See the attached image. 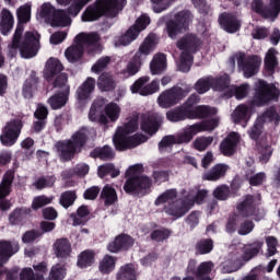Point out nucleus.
Returning <instances> with one entry per match:
<instances>
[{
    "instance_id": "obj_16",
    "label": "nucleus",
    "mask_w": 280,
    "mask_h": 280,
    "mask_svg": "<svg viewBox=\"0 0 280 280\" xmlns=\"http://www.w3.org/2000/svg\"><path fill=\"white\" fill-rule=\"evenodd\" d=\"M163 124V117L156 113L144 114L141 116L140 129L150 137L156 135L161 125Z\"/></svg>"
},
{
    "instance_id": "obj_8",
    "label": "nucleus",
    "mask_w": 280,
    "mask_h": 280,
    "mask_svg": "<svg viewBox=\"0 0 280 280\" xmlns=\"http://www.w3.org/2000/svg\"><path fill=\"white\" fill-rule=\"evenodd\" d=\"M191 93V86L186 85L185 88H180L175 85L160 94L158 97V104L161 108H172V106H176L179 104Z\"/></svg>"
},
{
    "instance_id": "obj_23",
    "label": "nucleus",
    "mask_w": 280,
    "mask_h": 280,
    "mask_svg": "<svg viewBox=\"0 0 280 280\" xmlns=\"http://www.w3.org/2000/svg\"><path fill=\"white\" fill-rule=\"evenodd\" d=\"M20 248L19 242L0 241V266L8 264L10 257L16 255Z\"/></svg>"
},
{
    "instance_id": "obj_34",
    "label": "nucleus",
    "mask_w": 280,
    "mask_h": 280,
    "mask_svg": "<svg viewBox=\"0 0 280 280\" xmlns=\"http://www.w3.org/2000/svg\"><path fill=\"white\" fill-rule=\"evenodd\" d=\"M91 159H100V161H113L115 159V151L110 145L96 147L90 152Z\"/></svg>"
},
{
    "instance_id": "obj_41",
    "label": "nucleus",
    "mask_w": 280,
    "mask_h": 280,
    "mask_svg": "<svg viewBox=\"0 0 280 280\" xmlns=\"http://www.w3.org/2000/svg\"><path fill=\"white\" fill-rule=\"evenodd\" d=\"M71 23V18L67 14L65 10H56L52 13V18L50 19L51 27H67Z\"/></svg>"
},
{
    "instance_id": "obj_60",
    "label": "nucleus",
    "mask_w": 280,
    "mask_h": 280,
    "mask_svg": "<svg viewBox=\"0 0 280 280\" xmlns=\"http://www.w3.org/2000/svg\"><path fill=\"white\" fill-rule=\"evenodd\" d=\"M89 165L88 164H77L72 171H66L63 173L67 178H73V176H80L81 178L89 174Z\"/></svg>"
},
{
    "instance_id": "obj_46",
    "label": "nucleus",
    "mask_w": 280,
    "mask_h": 280,
    "mask_svg": "<svg viewBox=\"0 0 280 280\" xmlns=\"http://www.w3.org/2000/svg\"><path fill=\"white\" fill-rule=\"evenodd\" d=\"M12 27H14V16L12 15V12L7 10L3 12L0 21V32L3 36H8L12 31Z\"/></svg>"
},
{
    "instance_id": "obj_30",
    "label": "nucleus",
    "mask_w": 280,
    "mask_h": 280,
    "mask_svg": "<svg viewBox=\"0 0 280 280\" xmlns=\"http://www.w3.org/2000/svg\"><path fill=\"white\" fill-rule=\"evenodd\" d=\"M261 248H264L262 241H254L253 243H248L243 247V261H250V259H255L259 253H261Z\"/></svg>"
},
{
    "instance_id": "obj_63",
    "label": "nucleus",
    "mask_w": 280,
    "mask_h": 280,
    "mask_svg": "<svg viewBox=\"0 0 280 280\" xmlns=\"http://www.w3.org/2000/svg\"><path fill=\"white\" fill-rule=\"evenodd\" d=\"M119 113H121V108L117 103H109L105 106V115L110 121H117Z\"/></svg>"
},
{
    "instance_id": "obj_45",
    "label": "nucleus",
    "mask_w": 280,
    "mask_h": 280,
    "mask_svg": "<svg viewBox=\"0 0 280 280\" xmlns=\"http://www.w3.org/2000/svg\"><path fill=\"white\" fill-rule=\"evenodd\" d=\"M117 280H137V269L135 265L127 264L121 266L116 275Z\"/></svg>"
},
{
    "instance_id": "obj_50",
    "label": "nucleus",
    "mask_w": 280,
    "mask_h": 280,
    "mask_svg": "<svg viewBox=\"0 0 280 280\" xmlns=\"http://www.w3.org/2000/svg\"><path fill=\"white\" fill-rule=\"evenodd\" d=\"M257 120L262 122V125H265L266 121H273L275 126H279L280 115L275 107H269L257 118Z\"/></svg>"
},
{
    "instance_id": "obj_17",
    "label": "nucleus",
    "mask_w": 280,
    "mask_h": 280,
    "mask_svg": "<svg viewBox=\"0 0 280 280\" xmlns=\"http://www.w3.org/2000/svg\"><path fill=\"white\" fill-rule=\"evenodd\" d=\"M236 210L242 218H254L256 222H259V208L255 203V195H245L243 201L236 205Z\"/></svg>"
},
{
    "instance_id": "obj_44",
    "label": "nucleus",
    "mask_w": 280,
    "mask_h": 280,
    "mask_svg": "<svg viewBox=\"0 0 280 280\" xmlns=\"http://www.w3.org/2000/svg\"><path fill=\"white\" fill-rule=\"evenodd\" d=\"M32 210L27 209V208H15L10 214H9V222L10 224H12L13 226H18L19 224H21V222H23V220H25V218H27V215H30Z\"/></svg>"
},
{
    "instance_id": "obj_49",
    "label": "nucleus",
    "mask_w": 280,
    "mask_h": 280,
    "mask_svg": "<svg viewBox=\"0 0 280 280\" xmlns=\"http://www.w3.org/2000/svg\"><path fill=\"white\" fill-rule=\"evenodd\" d=\"M142 65L143 58H140L139 54H135V56L127 63L125 73H127L129 77L137 75V72L141 71Z\"/></svg>"
},
{
    "instance_id": "obj_58",
    "label": "nucleus",
    "mask_w": 280,
    "mask_h": 280,
    "mask_svg": "<svg viewBox=\"0 0 280 280\" xmlns=\"http://www.w3.org/2000/svg\"><path fill=\"white\" fill-rule=\"evenodd\" d=\"M154 48V39L152 37H147L144 42L140 45L139 50L136 54H139V58H145V56H150L152 54V49Z\"/></svg>"
},
{
    "instance_id": "obj_9",
    "label": "nucleus",
    "mask_w": 280,
    "mask_h": 280,
    "mask_svg": "<svg viewBox=\"0 0 280 280\" xmlns=\"http://www.w3.org/2000/svg\"><path fill=\"white\" fill-rule=\"evenodd\" d=\"M247 135L252 141L256 142V150L260 154L261 163H268L272 156V147L264 142H259V137L264 135V124L256 119L254 125L247 130Z\"/></svg>"
},
{
    "instance_id": "obj_39",
    "label": "nucleus",
    "mask_w": 280,
    "mask_h": 280,
    "mask_svg": "<svg viewBox=\"0 0 280 280\" xmlns=\"http://www.w3.org/2000/svg\"><path fill=\"white\" fill-rule=\"evenodd\" d=\"M69 102V91L58 92L48 98V104L52 110H60L65 108Z\"/></svg>"
},
{
    "instance_id": "obj_40",
    "label": "nucleus",
    "mask_w": 280,
    "mask_h": 280,
    "mask_svg": "<svg viewBox=\"0 0 280 280\" xmlns=\"http://www.w3.org/2000/svg\"><path fill=\"white\" fill-rule=\"evenodd\" d=\"M215 248L213 238H200L195 244V255H210Z\"/></svg>"
},
{
    "instance_id": "obj_54",
    "label": "nucleus",
    "mask_w": 280,
    "mask_h": 280,
    "mask_svg": "<svg viewBox=\"0 0 280 280\" xmlns=\"http://www.w3.org/2000/svg\"><path fill=\"white\" fill-rule=\"evenodd\" d=\"M211 85L214 91H225V89H229V86H231V78L229 77V74L217 77L214 79H211Z\"/></svg>"
},
{
    "instance_id": "obj_57",
    "label": "nucleus",
    "mask_w": 280,
    "mask_h": 280,
    "mask_svg": "<svg viewBox=\"0 0 280 280\" xmlns=\"http://www.w3.org/2000/svg\"><path fill=\"white\" fill-rule=\"evenodd\" d=\"M54 185H56V176L54 175L42 176L34 183V187L39 190L51 188Z\"/></svg>"
},
{
    "instance_id": "obj_53",
    "label": "nucleus",
    "mask_w": 280,
    "mask_h": 280,
    "mask_svg": "<svg viewBox=\"0 0 280 280\" xmlns=\"http://www.w3.org/2000/svg\"><path fill=\"white\" fill-rule=\"evenodd\" d=\"M137 38H139L137 33L129 27L125 34L118 37V39L115 42V45L116 47H128V45L133 43V40H137Z\"/></svg>"
},
{
    "instance_id": "obj_18",
    "label": "nucleus",
    "mask_w": 280,
    "mask_h": 280,
    "mask_svg": "<svg viewBox=\"0 0 280 280\" xmlns=\"http://www.w3.org/2000/svg\"><path fill=\"white\" fill-rule=\"evenodd\" d=\"M219 25L228 32V34H235L242 30V21L233 13H221L219 16Z\"/></svg>"
},
{
    "instance_id": "obj_25",
    "label": "nucleus",
    "mask_w": 280,
    "mask_h": 280,
    "mask_svg": "<svg viewBox=\"0 0 280 280\" xmlns=\"http://www.w3.org/2000/svg\"><path fill=\"white\" fill-rule=\"evenodd\" d=\"M252 116L253 106L244 104L238 105L232 114L234 124H243V126H246L250 121Z\"/></svg>"
},
{
    "instance_id": "obj_62",
    "label": "nucleus",
    "mask_w": 280,
    "mask_h": 280,
    "mask_svg": "<svg viewBox=\"0 0 280 280\" xmlns=\"http://www.w3.org/2000/svg\"><path fill=\"white\" fill-rule=\"evenodd\" d=\"M213 271V264L211 261H203L197 267L196 278L205 279Z\"/></svg>"
},
{
    "instance_id": "obj_56",
    "label": "nucleus",
    "mask_w": 280,
    "mask_h": 280,
    "mask_svg": "<svg viewBox=\"0 0 280 280\" xmlns=\"http://www.w3.org/2000/svg\"><path fill=\"white\" fill-rule=\"evenodd\" d=\"M18 23H30L32 19V4L26 3L18 9Z\"/></svg>"
},
{
    "instance_id": "obj_43",
    "label": "nucleus",
    "mask_w": 280,
    "mask_h": 280,
    "mask_svg": "<svg viewBox=\"0 0 280 280\" xmlns=\"http://www.w3.org/2000/svg\"><path fill=\"white\" fill-rule=\"evenodd\" d=\"M95 264V252L85 249L78 255L77 266L79 268H90Z\"/></svg>"
},
{
    "instance_id": "obj_14",
    "label": "nucleus",
    "mask_w": 280,
    "mask_h": 280,
    "mask_svg": "<svg viewBox=\"0 0 280 280\" xmlns=\"http://www.w3.org/2000/svg\"><path fill=\"white\" fill-rule=\"evenodd\" d=\"M202 45V39L198 37L196 33H186L176 42V47L182 51V54H198L200 51V46Z\"/></svg>"
},
{
    "instance_id": "obj_42",
    "label": "nucleus",
    "mask_w": 280,
    "mask_h": 280,
    "mask_svg": "<svg viewBox=\"0 0 280 280\" xmlns=\"http://www.w3.org/2000/svg\"><path fill=\"white\" fill-rule=\"evenodd\" d=\"M97 89L102 91V93H108L117 88V83L113 75L108 73H102L97 79Z\"/></svg>"
},
{
    "instance_id": "obj_19",
    "label": "nucleus",
    "mask_w": 280,
    "mask_h": 280,
    "mask_svg": "<svg viewBox=\"0 0 280 280\" xmlns=\"http://www.w3.org/2000/svg\"><path fill=\"white\" fill-rule=\"evenodd\" d=\"M135 246V238L128 234H119L108 244L109 253H121V250H130Z\"/></svg>"
},
{
    "instance_id": "obj_20",
    "label": "nucleus",
    "mask_w": 280,
    "mask_h": 280,
    "mask_svg": "<svg viewBox=\"0 0 280 280\" xmlns=\"http://www.w3.org/2000/svg\"><path fill=\"white\" fill-rule=\"evenodd\" d=\"M75 43L82 45L83 49H90V51H97L100 49V34L97 33H80L74 38Z\"/></svg>"
},
{
    "instance_id": "obj_55",
    "label": "nucleus",
    "mask_w": 280,
    "mask_h": 280,
    "mask_svg": "<svg viewBox=\"0 0 280 280\" xmlns=\"http://www.w3.org/2000/svg\"><path fill=\"white\" fill-rule=\"evenodd\" d=\"M14 170H8L1 180L0 191L9 194L12 188V183H14Z\"/></svg>"
},
{
    "instance_id": "obj_7",
    "label": "nucleus",
    "mask_w": 280,
    "mask_h": 280,
    "mask_svg": "<svg viewBox=\"0 0 280 280\" xmlns=\"http://www.w3.org/2000/svg\"><path fill=\"white\" fill-rule=\"evenodd\" d=\"M218 128V119L212 118L210 120H203L188 126L184 132L175 136V141L177 144L189 143L196 135L200 132H211Z\"/></svg>"
},
{
    "instance_id": "obj_11",
    "label": "nucleus",
    "mask_w": 280,
    "mask_h": 280,
    "mask_svg": "<svg viewBox=\"0 0 280 280\" xmlns=\"http://www.w3.org/2000/svg\"><path fill=\"white\" fill-rule=\"evenodd\" d=\"M237 66L243 71L244 78H253L259 73V67H261V57L257 55H249L240 52L236 55Z\"/></svg>"
},
{
    "instance_id": "obj_38",
    "label": "nucleus",
    "mask_w": 280,
    "mask_h": 280,
    "mask_svg": "<svg viewBox=\"0 0 280 280\" xmlns=\"http://www.w3.org/2000/svg\"><path fill=\"white\" fill-rule=\"evenodd\" d=\"M217 114L218 109H215V107L198 105L192 109V112H190V119H205L207 117H213V115Z\"/></svg>"
},
{
    "instance_id": "obj_32",
    "label": "nucleus",
    "mask_w": 280,
    "mask_h": 280,
    "mask_svg": "<svg viewBox=\"0 0 280 280\" xmlns=\"http://www.w3.org/2000/svg\"><path fill=\"white\" fill-rule=\"evenodd\" d=\"M65 56L68 62L75 65V62H80V60L84 58V46H82L80 43L71 45L66 49Z\"/></svg>"
},
{
    "instance_id": "obj_22",
    "label": "nucleus",
    "mask_w": 280,
    "mask_h": 280,
    "mask_svg": "<svg viewBox=\"0 0 280 280\" xmlns=\"http://www.w3.org/2000/svg\"><path fill=\"white\" fill-rule=\"evenodd\" d=\"M240 135L237 132L229 133L220 143V152L223 156H233L237 152Z\"/></svg>"
},
{
    "instance_id": "obj_28",
    "label": "nucleus",
    "mask_w": 280,
    "mask_h": 280,
    "mask_svg": "<svg viewBox=\"0 0 280 280\" xmlns=\"http://www.w3.org/2000/svg\"><path fill=\"white\" fill-rule=\"evenodd\" d=\"M166 119L172 124H178V121H186V119H191L190 112L179 105L168 112H166Z\"/></svg>"
},
{
    "instance_id": "obj_10",
    "label": "nucleus",
    "mask_w": 280,
    "mask_h": 280,
    "mask_svg": "<svg viewBox=\"0 0 280 280\" xmlns=\"http://www.w3.org/2000/svg\"><path fill=\"white\" fill-rule=\"evenodd\" d=\"M23 130V120L15 118L7 122L2 128V133L0 135V143L7 148H12L21 137V131Z\"/></svg>"
},
{
    "instance_id": "obj_47",
    "label": "nucleus",
    "mask_w": 280,
    "mask_h": 280,
    "mask_svg": "<svg viewBox=\"0 0 280 280\" xmlns=\"http://www.w3.org/2000/svg\"><path fill=\"white\" fill-rule=\"evenodd\" d=\"M117 258L110 255H105L100 261L98 270L102 275H110L115 270Z\"/></svg>"
},
{
    "instance_id": "obj_51",
    "label": "nucleus",
    "mask_w": 280,
    "mask_h": 280,
    "mask_svg": "<svg viewBox=\"0 0 280 280\" xmlns=\"http://www.w3.org/2000/svg\"><path fill=\"white\" fill-rule=\"evenodd\" d=\"M90 121H96L97 124H102V126H106L108 124V117L102 113V108L96 107L93 104L89 112Z\"/></svg>"
},
{
    "instance_id": "obj_3",
    "label": "nucleus",
    "mask_w": 280,
    "mask_h": 280,
    "mask_svg": "<svg viewBox=\"0 0 280 280\" xmlns=\"http://www.w3.org/2000/svg\"><path fill=\"white\" fill-rule=\"evenodd\" d=\"M143 174V164H135L128 167L125 173L126 182L124 191L129 196H145L152 187V178Z\"/></svg>"
},
{
    "instance_id": "obj_33",
    "label": "nucleus",
    "mask_w": 280,
    "mask_h": 280,
    "mask_svg": "<svg viewBox=\"0 0 280 280\" xmlns=\"http://www.w3.org/2000/svg\"><path fill=\"white\" fill-rule=\"evenodd\" d=\"M226 172H229V165L226 164H217L210 171L205 173L203 180H210L215 183V180H220L226 176Z\"/></svg>"
},
{
    "instance_id": "obj_61",
    "label": "nucleus",
    "mask_w": 280,
    "mask_h": 280,
    "mask_svg": "<svg viewBox=\"0 0 280 280\" xmlns=\"http://www.w3.org/2000/svg\"><path fill=\"white\" fill-rule=\"evenodd\" d=\"M150 25V18L148 15H142L138 20H136L135 24L129 28L132 30L136 35H140L145 27Z\"/></svg>"
},
{
    "instance_id": "obj_4",
    "label": "nucleus",
    "mask_w": 280,
    "mask_h": 280,
    "mask_svg": "<svg viewBox=\"0 0 280 280\" xmlns=\"http://www.w3.org/2000/svg\"><path fill=\"white\" fill-rule=\"evenodd\" d=\"M23 25L25 23L18 22L11 47L12 49H20L22 58H34L38 54V47H40V35L28 31L25 33L24 40L21 44L24 30Z\"/></svg>"
},
{
    "instance_id": "obj_5",
    "label": "nucleus",
    "mask_w": 280,
    "mask_h": 280,
    "mask_svg": "<svg viewBox=\"0 0 280 280\" xmlns=\"http://www.w3.org/2000/svg\"><path fill=\"white\" fill-rule=\"evenodd\" d=\"M279 95L280 91L277 85L260 79L255 83L252 104L258 107L267 106V104H270V102H278Z\"/></svg>"
},
{
    "instance_id": "obj_6",
    "label": "nucleus",
    "mask_w": 280,
    "mask_h": 280,
    "mask_svg": "<svg viewBox=\"0 0 280 280\" xmlns=\"http://www.w3.org/2000/svg\"><path fill=\"white\" fill-rule=\"evenodd\" d=\"M194 22V14L189 10H183L174 15V19L166 21L165 31L172 40H176L179 34L187 32Z\"/></svg>"
},
{
    "instance_id": "obj_12",
    "label": "nucleus",
    "mask_w": 280,
    "mask_h": 280,
    "mask_svg": "<svg viewBox=\"0 0 280 280\" xmlns=\"http://www.w3.org/2000/svg\"><path fill=\"white\" fill-rule=\"evenodd\" d=\"M148 139V136L143 133H136L133 136L126 137V133L117 131L113 141L116 150L118 152H124L126 150H132V148L141 145V143H145Z\"/></svg>"
},
{
    "instance_id": "obj_27",
    "label": "nucleus",
    "mask_w": 280,
    "mask_h": 280,
    "mask_svg": "<svg viewBox=\"0 0 280 280\" xmlns=\"http://www.w3.org/2000/svg\"><path fill=\"white\" fill-rule=\"evenodd\" d=\"M54 250L58 259H69L71 257V242L69 238H57Z\"/></svg>"
},
{
    "instance_id": "obj_21",
    "label": "nucleus",
    "mask_w": 280,
    "mask_h": 280,
    "mask_svg": "<svg viewBox=\"0 0 280 280\" xmlns=\"http://www.w3.org/2000/svg\"><path fill=\"white\" fill-rule=\"evenodd\" d=\"M95 78L89 77L77 90L75 97L79 104H86L91 100L93 91H95Z\"/></svg>"
},
{
    "instance_id": "obj_24",
    "label": "nucleus",
    "mask_w": 280,
    "mask_h": 280,
    "mask_svg": "<svg viewBox=\"0 0 280 280\" xmlns=\"http://www.w3.org/2000/svg\"><path fill=\"white\" fill-rule=\"evenodd\" d=\"M164 211L167 215H172V218L178 220V218H183V215L189 213V203L185 200L174 201L165 206Z\"/></svg>"
},
{
    "instance_id": "obj_37",
    "label": "nucleus",
    "mask_w": 280,
    "mask_h": 280,
    "mask_svg": "<svg viewBox=\"0 0 280 280\" xmlns=\"http://www.w3.org/2000/svg\"><path fill=\"white\" fill-rule=\"evenodd\" d=\"M100 199L104 201V207H113L119 200L117 190L110 185H105L101 191Z\"/></svg>"
},
{
    "instance_id": "obj_13",
    "label": "nucleus",
    "mask_w": 280,
    "mask_h": 280,
    "mask_svg": "<svg viewBox=\"0 0 280 280\" xmlns=\"http://www.w3.org/2000/svg\"><path fill=\"white\" fill-rule=\"evenodd\" d=\"M148 82H150V77H140L131 85V93H139V95H142V97H145L148 95H154V93H159L161 89V81H159V79H154L151 83L148 84Z\"/></svg>"
},
{
    "instance_id": "obj_15",
    "label": "nucleus",
    "mask_w": 280,
    "mask_h": 280,
    "mask_svg": "<svg viewBox=\"0 0 280 280\" xmlns=\"http://www.w3.org/2000/svg\"><path fill=\"white\" fill-rule=\"evenodd\" d=\"M252 10L262 19H277L280 13V0H269V4H264V0H254Z\"/></svg>"
},
{
    "instance_id": "obj_52",
    "label": "nucleus",
    "mask_w": 280,
    "mask_h": 280,
    "mask_svg": "<svg viewBox=\"0 0 280 280\" xmlns=\"http://www.w3.org/2000/svg\"><path fill=\"white\" fill-rule=\"evenodd\" d=\"M75 200H78V194L75 190H66L59 198V205L63 207V209H69V207H73V205H75Z\"/></svg>"
},
{
    "instance_id": "obj_2",
    "label": "nucleus",
    "mask_w": 280,
    "mask_h": 280,
    "mask_svg": "<svg viewBox=\"0 0 280 280\" xmlns=\"http://www.w3.org/2000/svg\"><path fill=\"white\" fill-rule=\"evenodd\" d=\"M127 3L128 0H96L84 10L81 19L84 23L100 21L102 16L115 19V16L126 8Z\"/></svg>"
},
{
    "instance_id": "obj_64",
    "label": "nucleus",
    "mask_w": 280,
    "mask_h": 280,
    "mask_svg": "<svg viewBox=\"0 0 280 280\" xmlns=\"http://www.w3.org/2000/svg\"><path fill=\"white\" fill-rule=\"evenodd\" d=\"M20 280H45L40 273H35L33 268L25 267L20 272Z\"/></svg>"
},
{
    "instance_id": "obj_26",
    "label": "nucleus",
    "mask_w": 280,
    "mask_h": 280,
    "mask_svg": "<svg viewBox=\"0 0 280 280\" xmlns=\"http://www.w3.org/2000/svg\"><path fill=\"white\" fill-rule=\"evenodd\" d=\"M65 69L60 60L50 58L46 62L44 70V78L47 82H51L56 75H60V72Z\"/></svg>"
},
{
    "instance_id": "obj_36",
    "label": "nucleus",
    "mask_w": 280,
    "mask_h": 280,
    "mask_svg": "<svg viewBox=\"0 0 280 280\" xmlns=\"http://www.w3.org/2000/svg\"><path fill=\"white\" fill-rule=\"evenodd\" d=\"M91 214V210H89V206H80L77 209V213H71L70 219L72 220L73 226H84L86 222H89V215Z\"/></svg>"
},
{
    "instance_id": "obj_35",
    "label": "nucleus",
    "mask_w": 280,
    "mask_h": 280,
    "mask_svg": "<svg viewBox=\"0 0 280 280\" xmlns=\"http://www.w3.org/2000/svg\"><path fill=\"white\" fill-rule=\"evenodd\" d=\"M165 69H167V57L165 54L161 52L155 55L150 63L152 75H161Z\"/></svg>"
},
{
    "instance_id": "obj_1",
    "label": "nucleus",
    "mask_w": 280,
    "mask_h": 280,
    "mask_svg": "<svg viewBox=\"0 0 280 280\" xmlns=\"http://www.w3.org/2000/svg\"><path fill=\"white\" fill-rule=\"evenodd\" d=\"M90 139L91 130L89 127H81L70 139L56 142L55 148L61 163H69V161H73L78 154H82V150L86 148V143H89Z\"/></svg>"
},
{
    "instance_id": "obj_31",
    "label": "nucleus",
    "mask_w": 280,
    "mask_h": 280,
    "mask_svg": "<svg viewBox=\"0 0 280 280\" xmlns=\"http://www.w3.org/2000/svg\"><path fill=\"white\" fill-rule=\"evenodd\" d=\"M277 54H279V51H277L276 48H269L265 56V73H267V75H275V71L279 67Z\"/></svg>"
},
{
    "instance_id": "obj_59",
    "label": "nucleus",
    "mask_w": 280,
    "mask_h": 280,
    "mask_svg": "<svg viewBox=\"0 0 280 280\" xmlns=\"http://www.w3.org/2000/svg\"><path fill=\"white\" fill-rule=\"evenodd\" d=\"M65 277H67V268H65V265L57 264L51 267L49 280H65Z\"/></svg>"
},
{
    "instance_id": "obj_48",
    "label": "nucleus",
    "mask_w": 280,
    "mask_h": 280,
    "mask_svg": "<svg viewBox=\"0 0 280 280\" xmlns=\"http://www.w3.org/2000/svg\"><path fill=\"white\" fill-rule=\"evenodd\" d=\"M121 172L115 167L113 163H106L97 168V175L100 178H106V176H110L112 178H117Z\"/></svg>"
},
{
    "instance_id": "obj_29",
    "label": "nucleus",
    "mask_w": 280,
    "mask_h": 280,
    "mask_svg": "<svg viewBox=\"0 0 280 280\" xmlns=\"http://www.w3.org/2000/svg\"><path fill=\"white\" fill-rule=\"evenodd\" d=\"M38 82L36 71H32L22 88V95L25 100H32L34 97V91L38 89Z\"/></svg>"
}]
</instances>
